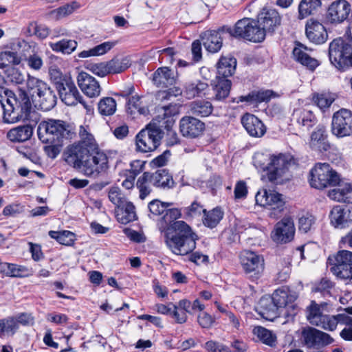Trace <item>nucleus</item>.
<instances>
[{
  "mask_svg": "<svg viewBox=\"0 0 352 352\" xmlns=\"http://www.w3.org/2000/svg\"><path fill=\"white\" fill-rule=\"evenodd\" d=\"M171 205V203L154 199L148 207L153 216L164 214L159 223V228L164 232L165 242L168 248L175 254L186 255L195 248L197 236L186 222L176 221L181 217V211L177 208L168 209Z\"/></svg>",
  "mask_w": 352,
  "mask_h": 352,
  "instance_id": "f257e3e1",
  "label": "nucleus"
},
{
  "mask_svg": "<svg viewBox=\"0 0 352 352\" xmlns=\"http://www.w3.org/2000/svg\"><path fill=\"white\" fill-rule=\"evenodd\" d=\"M291 162L289 155L281 153L270 157L267 155L257 153L254 157V166L257 168L266 170L268 180L276 184L291 179L292 175L289 171Z\"/></svg>",
  "mask_w": 352,
  "mask_h": 352,
  "instance_id": "f03ea898",
  "label": "nucleus"
},
{
  "mask_svg": "<svg viewBox=\"0 0 352 352\" xmlns=\"http://www.w3.org/2000/svg\"><path fill=\"white\" fill-rule=\"evenodd\" d=\"M79 135L80 140L68 146L63 153V157L69 166L81 170L89 152L97 150L98 147L94 136L85 126H80Z\"/></svg>",
  "mask_w": 352,
  "mask_h": 352,
  "instance_id": "7ed1b4c3",
  "label": "nucleus"
},
{
  "mask_svg": "<svg viewBox=\"0 0 352 352\" xmlns=\"http://www.w3.org/2000/svg\"><path fill=\"white\" fill-rule=\"evenodd\" d=\"M24 92L26 96L36 100L43 111H50L56 104L57 98L54 91L44 80L28 74L25 87H21L19 92Z\"/></svg>",
  "mask_w": 352,
  "mask_h": 352,
  "instance_id": "20e7f679",
  "label": "nucleus"
},
{
  "mask_svg": "<svg viewBox=\"0 0 352 352\" xmlns=\"http://www.w3.org/2000/svg\"><path fill=\"white\" fill-rule=\"evenodd\" d=\"M37 135L42 142L54 144L72 140L76 137V132L72 126L63 120L48 119L38 124Z\"/></svg>",
  "mask_w": 352,
  "mask_h": 352,
  "instance_id": "39448f33",
  "label": "nucleus"
},
{
  "mask_svg": "<svg viewBox=\"0 0 352 352\" xmlns=\"http://www.w3.org/2000/svg\"><path fill=\"white\" fill-rule=\"evenodd\" d=\"M4 92L7 96L6 102L11 108L10 112L9 109H4V122L13 124L27 118L32 109L29 97L24 92H19L17 95L12 91L7 90Z\"/></svg>",
  "mask_w": 352,
  "mask_h": 352,
  "instance_id": "423d86ee",
  "label": "nucleus"
},
{
  "mask_svg": "<svg viewBox=\"0 0 352 352\" xmlns=\"http://www.w3.org/2000/svg\"><path fill=\"white\" fill-rule=\"evenodd\" d=\"M163 129L157 124H153V121L140 131L136 135V150L142 153L151 152L160 144L163 135Z\"/></svg>",
  "mask_w": 352,
  "mask_h": 352,
  "instance_id": "0eeeda50",
  "label": "nucleus"
},
{
  "mask_svg": "<svg viewBox=\"0 0 352 352\" xmlns=\"http://www.w3.org/2000/svg\"><path fill=\"white\" fill-rule=\"evenodd\" d=\"M309 183L311 187L322 189L329 186H336L340 175L327 163H318L310 172Z\"/></svg>",
  "mask_w": 352,
  "mask_h": 352,
  "instance_id": "6e6552de",
  "label": "nucleus"
},
{
  "mask_svg": "<svg viewBox=\"0 0 352 352\" xmlns=\"http://www.w3.org/2000/svg\"><path fill=\"white\" fill-rule=\"evenodd\" d=\"M57 91L62 102L66 105L75 106L80 104L86 110L87 114H91L94 112L93 102L84 100L72 80L59 84Z\"/></svg>",
  "mask_w": 352,
  "mask_h": 352,
  "instance_id": "1a4fd4ad",
  "label": "nucleus"
},
{
  "mask_svg": "<svg viewBox=\"0 0 352 352\" xmlns=\"http://www.w3.org/2000/svg\"><path fill=\"white\" fill-rule=\"evenodd\" d=\"M240 263L246 277L252 281L259 279L265 270L263 256L252 251H243L240 254Z\"/></svg>",
  "mask_w": 352,
  "mask_h": 352,
  "instance_id": "9d476101",
  "label": "nucleus"
},
{
  "mask_svg": "<svg viewBox=\"0 0 352 352\" xmlns=\"http://www.w3.org/2000/svg\"><path fill=\"white\" fill-rule=\"evenodd\" d=\"M352 49L350 44L339 38L332 41L329 47L331 63L337 69H342L350 62Z\"/></svg>",
  "mask_w": 352,
  "mask_h": 352,
  "instance_id": "9b49d317",
  "label": "nucleus"
},
{
  "mask_svg": "<svg viewBox=\"0 0 352 352\" xmlns=\"http://www.w3.org/2000/svg\"><path fill=\"white\" fill-rule=\"evenodd\" d=\"M109 168L107 155L99 151L89 152L81 171L85 175L96 178Z\"/></svg>",
  "mask_w": 352,
  "mask_h": 352,
  "instance_id": "f8f14e48",
  "label": "nucleus"
},
{
  "mask_svg": "<svg viewBox=\"0 0 352 352\" xmlns=\"http://www.w3.org/2000/svg\"><path fill=\"white\" fill-rule=\"evenodd\" d=\"M331 132L338 138L350 135L352 133V111L342 108L332 116Z\"/></svg>",
  "mask_w": 352,
  "mask_h": 352,
  "instance_id": "ddd939ff",
  "label": "nucleus"
},
{
  "mask_svg": "<svg viewBox=\"0 0 352 352\" xmlns=\"http://www.w3.org/2000/svg\"><path fill=\"white\" fill-rule=\"evenodd\" d=\"M301 335L302 343L309 349H319L333 342L330 335L314 327L303 329Z\"/></svg>",
  "mask_w": 352,
  "mask_h": 352,
  "instance_id": "4468645a",
  "label": "nucleus"
},
{
  "mask_svg": "<svg viewBox=\"0 0 352 352\" xmlns=\"http://www.w3.org/2000/svg\"><path fill=\"white\" fill-rule=\"evenodd\" d=\"M180 106L177 104H170L157 109L158 114L153 118V124H157L163 129L170 131L174 138H177V133L170 131L175 122L174 116L179 113Z\"/></svg>",
  "mask_w": 352,
  "mask_h": 352,
  "instance_id": "2eb2a0df",
  "label": "nucleus"
},
{
  "mask_svg": "<svg viewBox=\"0 0 352 352\" xmlns=\"http://www.w3.org/2000/svg\"><path fill=\"white\" fill-rule=\"evenodd\" d=\"M256 204L280 213L284 209L285 201L283 195L277 192L263 189L255 196Z\"/></svg>",
  "mask_w": 352,
  "mask_h": 352,
  "instance_id": "dca6fc26",
  "label": "nucleus"
},
{
  "mask_svg": "<svg viewBox=\"0 0 352 352\" xmlns=\"http://www.w3.org/2000/svg\"><path fill=\"white\" fill-rule=\"evenodd\" d=\"M331 272L341 279L352 278V252L340 250L335 256Z\"/></svg>",
  "mask_w": 352,
  "mask_h": 352,
  "instance_id": "f3484780",
  "label": "nucleus"
},
{
  "mask_svg": "<svg viewBox=\"0 0 352 352\" xmlns=\"http://www.w3.org/2000/svg\"><path fill=\"white\" fill-rule=\"evenodd\" d=\"M307 318L311 324L332 331L335 324L336 315L322 314L319 305L314 301H311L307 308Z\"/></svg>",
  "mask_w": 352,
  "mask_h": 352,
  "instance_id": "a211bd4d",
  "label": "nucleus"
},
{
  "mask_svg": "<svg viewBox=\"0 0 352 352\" xmlns=\"http://www.w3.org/2000/svg\"><path fill=\"white\" fill-rule=\"evenodd\" d=\"M205 129V123L192 116H184L179 121L180 133L187 138H199L203 135Z\"/></svg>",
  "mask_w": 352,
  "mask_h": 352,
  "instance_id": "6ab92c4d",
  "label": "nucleus"
},
{
  "mask_svg": "<svg viewBox=\"0 0 352 352\" xmlns=\"http://www.w3.org/2000/svg\"><path fill=\"white\" fill-rule=\"evenodd\" d=\"M294 234L293 220L289 217H285L276 224L272 233V238L277 243H286L294 239Z\"/></svg>",
  "mask_w": 352,
  "mask_h": 352,
  "instance_id": "aec40b11",
  "label": "nucleus"
},
{
  "mask_svg": "<svg viewBox=\"0 0 352 352\" xmlns=\"http://www.w3.org/2000/svg\"><path fill=\"white\" fill-rule=\"evenodd\" d=\"M351 11V6L347 1L336 0L329 6L327 19L331 23H341L347 19Z\"/></svg>",
  "mask_w": 352,
  "mask_h": 352,
  "instance_id": "412c9836",
  "label": "nucleus"
},
{
  "mask_svg": "<svg viewBox=\"0 0 352 352\" xmlns=\"http://www.w3.org/2000/svg\"><path fill=\"white\" fill-rule=\"evenodd\" d=\"M77 82L82 91L88 97L95 98L100 94L101 87L98 81L87 72L78 74Z\"/></svg>",
  "mask_w": 352,
  "mask_h": 352,
  "instance_id": "4be33fe9",
  "label": "nucleus"
},
{
  "mask_svg": "<svg viewBox=\"0 0 352 352\" xmlns=\"http://www.w3.org/2000/svg\"><path fill=\"white\" fill-rule=\"evenodd\" d=\"M280 16L273 8H264L258 16V22L263 28L265 33L272 32L274 28L280 24Z\"/></svg>",
  "mask_w": 352,
  "mask_h": 352,
  "instance_id": "5701e85b",
  "label": "nucleus"
},
{
  "mask_svg": "<svg viewBox=\"0 0 352 352\" xmlns=\"http://www.w3.org/2000/svg\"><path fill=\"white\" fill-rule=\"evenodd\" d=\"M208 90L209 85L206 80H195L186 82L184 85L182 91L177 90V93L175 95L183 94L186 98L192 99L206 95Z\"/></svg>",
  "mask_w": 352,
  "mask_h": 352,
  "instance_id": "b1692460",
  "label": "nucleus"
},
{
  "mask_svg": "<svg viewBox=\"0 0 352 352\" xmlns=\"http://www.w3.org/2000/svg\"><path fill=\"white\" fill-rule=\"evenodd\" d=\"M305 32L308 39L318 45L324 43L328 38V34L324 25L312 19L307 21Z\"/></svg>",
  "mask_w": 352,
  "mask_h": 352,
  "instance_id": "393cba45",
  "label": "nucleus"
},
{
  "mask_svg": "<svg viewBox=\"0 0 352 352\" xmlns=\"http://www.w3.org/2000/svg\"><path fill=\"white\" fill-rule=\"evenodd\" d=\"M291 122L292 124L302 128L303 130H309L316 124V118L311 111L299 108L294 111L291 117Z\"/></svg>",
  "mask_w": 352,
  "mask_h": 352,
  "instance_id": "a878e982",
  "label": "nucleus"
},
{
  "mask_svg": "<svg viewBox=\"0 0 352 352\" xmlns=\"http://www.w3.org/2000/svg\"><path fill=\"white\" fill-rule=\"evenodd\" d=\"M344 313L336 315L335 324L332 331H334L338 324L345 325L340 332V336L345 341H352V306L346 307Z\"/></svg>",
  "mask_w": 352,
  "mask_h": 352,
  "instance_id": "bb28decb",
  "label": "nucleus"
},
{
  "mask_svg": "<svg viewBox=\"0 0 352 352\" xmlns=\"http://www.w3.org/2000/svg\"><path fill=\"white\" fill-rule=\"evenodd\" d=\"M241 123L247 132L252 137H261L265 133V125L254 115L245 113L241 118Z\"/></svg>",
  "mask_w": 352,
  "mask_h": 352,
  "instance_id": "cd10ccee",
  "label": "nucleus"
},
{
  "mask_svg": "<svg viewBox=\"0 0 352 352\" xmlns=\"http://www.w3.org/2000/svg\"><path fill=\"white\" fill-rule=\"evenodd\" d=\"M250 21H252V19L243 18L239 20L234 28L223 26L220 28V30L228 33L231 36L247 40L250 35H252L250 34Z\"/></svg>",
  "mask_w": 352,
  "mask_h": 352,
  "instance_id": "c85d7f7f",
  "label": "nucleus"
},
{
  "mask_svg": "<svg viewBox=\"0 0 352 352\" xmlns=\"http://www.w3.org/2000/svg\"><path fill=\"white\" fill-rule=\"evenodd\" d=\"M173 72L168 67H159L153 74L152 81L158 88H167L175 82Z\"/></svg>",
  "mask_w": 352,
  "mask_h": 352,
  "instance_id": "c756f323",
  "label": "nucleus"
},
{
  "mask_svg": "<svg viewBox=\"0 0 352 352\" xmlns=\"http://www.w3.org/2000/svg\"><path fill=\"white\" fill-rule=\"evenodd\" d=\"M308 48L302 44L298 43L293 50V56L295 60L305 66L311 71H314L319 65L318 61L312 58L308 53Z\"/></svg>",
  "mask_w": 352,
  "mask_h": 352,
  "instance_id": "7c9ffc66",
  "label": "nucleus"
},
{
  "mask_svg": "<svg viewBox=\"0 0 352 352\" xmlns=\"http://www.w3.org/2000/svg\"><path fill=\"white\" fill-rule=\"evenodd\" d=\"M221 32L223 33L219 28L218 31L209 30L201 34V38L203 45L209 52L215 53L221 48L222 38L220 36Z\"/></svg>",
  "mask_w": 352,
  "mask_h": 352,
  "instance_id": "2f4dec72",
  "label": "nucleus"
},
{
  "mask_svg": "<svg viewBox=\"0 0 352 352\" xmlns=\"http://www.w3.org/2000/svg\"><path fill=\"white\" fill-rule=\"evenodd\" d=\"M270 298L279 309L294 302L297 298V294L287 287H282L275 290Z\"/></svg>",
  "mask_w": 352,
  "mask_h": 352,
  "instance_id": "473e14b6",
  "label": "nucleus"
},
{
  "mask_svg": "<svg viewBox=\"0 0 352 352\" xmlns=\"http://www.w3.org/2000/svg\"><path fill=\"white\" fill-rule=\"evenodd\" d=\"M33 134V128L29 124L12 128L7 133V138L12 142H23L30 140Z\"/></svg>",
  "mask_w": 352,
  "mask_h": 352,
  "instance_id": "72a5a7b5",
  "label": "nucleus"
},
{
  "mask_svg": "<svg viewBox=\"0 0 352 352\" xmlns=\"http://www.w3.org/2000/svg\"><path fill=\"white\" fill-rule=\"evenodd\" d=\"M150 182L157 188H170L174 186L172 175L166 169H160L153 173H149Z\"/></svg>",
  "mask_w": 352,
  "mask_h": 352,
  "instance_id": "f704fd0d",
  "label": "nucleus"
},
{
  "mask_svg": "<svg viewBox=\"0 0 352 352\" xmlns=\"http://www.w3.org/2000/svg\"><path fill=\"white\" fill-rule=\"evenodd\" d=\"M350 212L341 206L333 208L330 213L331 224L336 228H344L351 221L349 219Z\"/></svg>",
  "mask_w": 352,
  "mask_h": 352,
  "instance_id": "c9c22d12",
  "label": "nucleus"
},
{
  "mask_svg": "<svg viewBox=\"0 0 352 352\" xmlns=\"http://www.w3.org/2000/svg\"><path fill=\"white\" fill-rule=\"evenodd\" d=\"M259 314L267 320L272 321L278 316V308L270 296L262 297L259 301Z\"/></svg>",
  "mask_w": 352,
  "mask_h": 352,
  "instance_id": "e433bc0d",
  "label": "nucleus"
},
{
  "mask_svg": "<svg viewBox=\"0 0 352 352\" xmlns=\"http://www.w3.org/2000/svg\"><path fill=\"white\" fill-rule=\"evenodd\" d=\"M236 60L233 57L222 56L217 63L218 78L231 76L235 71Z\"/></svg>",
  "mask_w": 352,
  "mask_h": 352,
  "instance_id": "4c0bfd02",
  "label": "nucleus"
},
{
  "mask_svg": "<svg viewBox=\"0 0 352 352\" xmlns=\"http://www.w3.org/2000/svg\"><path fill=\"white\" fill-rule=\"evenodd\" d=\"M309 144L313 150L320 152L327 151L329 148L330 146L323 129H318L312 133Z\"/></svg>",
  "mask_w": 352,
  "mask_h": 352,
  "instance_id": "58836bf2",
  "label": "nucleus"
},
{
  "mask_svg": "<svg viewBox=\"0 0 352 352\" xmlns=\"http://www.w3.org/2000/svg\"><path fill=\"white\" fill-rule=\"evenodd\" d=\"M117 219L122 224H126L136 219L135 206L131 202L126 201L118 208Z\"/></svg>",
  "mask_w": 352,
  "mask_h": 352,
  "instance_id": "ea45409f",
  "label": "nucleus"
},
{
  "mask_svg": "<svg viewBox=\"0 0 352 352\" xmlns=\"http://www.w3.org/2000/svg\"><path fill=\"white\" fill-rule=\"evenodd\" d=\"M336 186H338L337 188L329 192L328 196L331 199L339 202L345 201L346 195L352 192V185L340 178L339 184H337Z\"/></svg>",
  "mask_w": 352,
  "mask_h": 352,
  "instance_id": "a19ab883",
  "label": "nucleus"
},
{
  "mask_svg": "<svg viewBox=\"0 0 352 352\" xmlns=\"http://www.w3.org/2000/svg\"><path fill=\"white\" fill-rule=\"evenodd\" d=\"M116 44V42L113 41L104 42L91 49L82 51L78 54V56L81 58H85L90 56H101L108 52Z\"/></svg>",
  "mask_w": 352,
  "mask_h": 352,
  "instance_id": "79ce46f5",
  "label": "nucleus"
},
{
  "mask_svg": "<svg viewBox=\"0 0 352 352\" xmlns=\"http://www.w3.org/2000/svg\"><path fill=\"white\" fill-rule=\"evenodd\" d=\"M126 111L129 114L135 117L137 115H146L148 112V108L142 104L140 97L131 96L126 102Z\"/></svg>",
  "mask_w": 352,
  "mask_h": 352,
  "instance_id": "37998d69",
  "label": "nucleus"
},
{
  "mask_svg": "<svg viewBox=\"0 0 352 352\" xmlns=\"http://www.w3.org/2000/svg\"><path fill=\"white\" fill-rule=\"evenodd\" d=\"M190 110L193 115L207 117L212 113L213 107L209 101L199 100L193 101L190 104Z\"/></svg>",
  "mask_w": 352,
  "mask_h": 352,
  "instance_id": "c03bdc74",
  "label": "nucleus"
},
{
  "mask_svg": "<svg viewBox=\"0 0 352 352\" xmlns=\"http://www.w3.org/2000/svg\"><path fill=\"white\" fill-rule=\"evenodd\" d=\"M231 85V81L228 79L218 78L217 83L213 87L214 100L220 101L226 99L230 94Z\"/></svg>",
  "mask_w": 352,
  "mask_h": 352,
  "instance_id": "a18cd8bd",
  "label": "nucleus"
},
{
  "mask_svg": "<svg viewBox=\"0 0 352 352\" xmlns=\"http://www.w3.org/2000/svg\"><path fill=\"white\" fill-rule=\"evenodd\" d=\"M320 6V0H301L298 6L299 18L304 19L314 14Z\"/></svg>",
  "mask_w": 352,
  "mask_h": 352,
  "instance_id": "49530a36",
  "label": "nucleus"
},
{
  "mask_svg": "<svg viewBox=\"0 0 352 352\" xmlns=\"http://www.w3.org/2000/svg\"><path fill=\"white\" fill-rule=\"evenodd\" d=\"M107 68L109 74H115L122 73L128 69L130 65V60L127 57L124 58H113L109 61H107Z\"/></svg>",
  "mask_w": 352,
  "mask_h": 352,
  "instance_id": "de8ad7c7",
  "label": "nucleus"
},
{
  "mask_svg": "<svg viewBox=\"0 0 352 352\" xmlns=\"http://www.w3.org/2000/svg\"><path fill=\"white\" fill-rule=\"evenodd\" d=\"M77 45V42L72 39H62L58 42L50 43V46L53 51L66 54H70L74 52Z\"/></svg>",
  "mask_w": 352,
  "mask_h": 352,
  "instance_id": "09e8293b",
  "label": "nucleus"
},
{
  "mask_svg": "<svg viewBox=\"0 0 352 352\" xmlns=\"http://www.w3.org/2000/svg\"><path fill=\"white\" fill-rule=\"evenodd\" d=\"M116 102L111 97H104L100 99L98 104L99 113L106 116L114 114L116 111Z\"/></svg>",
  "mask_w": 352,
  "mask_h": 352,
  "instance_id": "8fccbe9b",
  "label": "nucleus"
},
{
  "mask_svg": "<svg viewBox=\"0 0 352 352\" xmlns=\"http://www.w3.org/2000/svg\"><path fill=\"white\" fill-rule=\"evenodd\" d=\"M18 328V321L14 317L0 320V338H3L6 334H14Z\"/></svg>",
  "mask_w": 352,
  "mask_h": 352,
  "instance_id": "3c124183",
  "label": "nucleus"
},
{
  "mask_svg": "<svg viewBox=\"0 0 352 352\" xmlns=\"http://www.w3.org/2000/svg\"><path fill=\"white\" fill-rule=\"evenodd\" d=\"M149 173L145 172L137 181L136 186L139 189L140 198L144 199L151 192Z\"/></svg>",
  "mask_w": 352,
  "mask_h": 352,
  "instance_id": "603ef678",
  "label": "nucleus"
},
{
  "mask_svg": "<svg viewBox=\"0 0 352 352\" xmlns=\"http://www.w3.org/2000/svg\"><path fill=\"white\" fill-rule=\"evenodd\" d=\"M49 236L56 240L60 244L64 245H71L74 243L75 235L73 232L68 230L60 232L50 231Z\"/></svg>",
  "mask_w": 352,
  "mask_h": 352,
  "instance_id": "864d4df0",
  "label": "nucleus"
},
{
  "mask_svg": "<svg viewBox=\"0 0 352 352\" xmlns=\"http://www.w3.org/2000/svg\"><path fill=\"white\" fill-rule=\"evenodd\" d=\"M250 22V34L252 35H250L247 40L254 43L262 42L266 35L263 28L260 25L258 21H256L252 19Z\"/></svg>",
  "mask_w": 352,
  "mask_h": 352,
  "instance_id": "5fc2aeb1",
  "label": "nucleus"
},
{
  "mask_svg": "<svg viewBox=\"0 0 352 352\" xmlns=\"http://www.w3.org/2000/svg\"><path fill=\"white\" fill-rule=\"evenodd\" d=\"M78 8V3L74 1L52 10L50 14L53 19L59 20L71 14Z\"/></svg>",
  "mask_w": 352,
  "mask_h": 352,
  "instance_id": "6e6d98bb",
  "label": "nucleus"
},
{
  "mask_svg": "<svg viewBox=\"0 0 352 352\" xmlns=\"http://www.w3.org/2000/svg\"><path fill=\"white\" fill-rule=\"evenodd\" d=\"M254 333L264 344L270 346H275L276 337L271 331L262 327H258L254 329Z\"/></svg>",
  "mask_w": 352,
  "mask_h": 352,
  "instance_id": "4d7b16f0",
  "label": "nucleus"
},
{
  "mask_svg": "<svg viewBox=\"0 0 352 352\" xmlns=\"http://www.w3.org/2000/svg\"><path fill=\"white\" fill-rule=\"evenodd\" d=\"M21 58L16 52L3 51L0 52V68H5L12 65H19Z\"/></svg>",
  "mask_w": 352,
  "mask_h": 352,
  "instance_id": "13d9d810",
  "label": "nucleus"
},
{
  "mask_svg": "<svg viewBox=\"0 0 352 352\" xmlns=\"http://www.w3.org/2000/svg\"><path fill=\"white\" fill-rule=\"evenodd\" d=\"M337 95L333 93L318 94L314 96V101L320 109L329 108L335 101Z\"/></svg>",
  "mask_w": 352,
  "mask_h": 352,
  "instance_id": "bf43d9fd",
  "label": "nucleus"
},
{
  "mask_svg": "<svg viewBox=\"0 0 352 352\" xmlns=\"http://www.w3.org/2000/svg\"><path fill=\"white\" fill-rule=\"evenodd\" d=\"M223 213L219 208H214L206 214L204 224L209 228L215 227L223 218Z\"/></svg>",
  "mask_w": 352,
  "mask_h": 352,
  "instance_id": "052dcab7",
  "label": "nucleus"
},
{
  "mask_svg": "<svg viewBox=\"0 0 352 352\" xmlns=\"http://www.w3.org/2000/svg\"><path fill=\"white\" fill-rule=\"evenodd\" d=\"M109 199L118 208L126 201L121 190L116 186L111 187L109 191Z\"/></svg>",
  "mask_w": 352,
  "mask_h": 352,
  "instance_id": "680f3d73",
  "label": "nucleus"
},
{
  "mask_svg": "<svg viewBox=\"0 0 352 352\" xmlns=\"http://www.w3.org/2000/svg\"><path fill=\"white\" fill-rule=\"evenodd\" d=\"M202 347L206 352H232L229 346L212 340L205 342Z\"/></svg>",
  "mask_w": 352,
  "mask_h": 352,
  "instance_id": "e2e57ef3",
  "label": "nucleus"
},
{
  "mask_svg": "<svg viewBox=\"0 0 352 352\" xmlns=\"http://www.w3.org/2000/svg\"><path fill=\"white\" fill-rule=\"evenodd\" d=\"M202 212L206 214V210L197 201H193L190 206L184 209L186 219L200 217Z\"/></svg>",
  "mask_w": 352,
  "mask_h": 352,
  "instance_id": "0e129e2a",
  "label": "nucleus"
},
{
  "mask_svg": "<svg viewBox=\"0 0 352 352\" xmlns=\"http://www.w3.org/2000/svg\"><path fill=\"white\" fill-rule=\"evenodd\" d=\"M7 80L16 85H22L25 82L24 75L17 69L14 67H9L6 70Z\"/></svg>",
  "mask_w": 352,
  "mask_h": 352,
  "instance_id": "69168bd1",
  "label": "nucleus"
},
{
  "mask_svg": "<svg viewBox=\"0 0 352 352\" xmlns=\"http://www.w3.org/2000/svg\"><path fill=\"white\" fill-rule=\"evenodd\" d=\"M107 67V62H101L90 63L87 66V69L98 76L104 77L109 74Z\"/></svg>",
  "mask_w": 352,
  "mask_h": 352,
  "instance_id": "338daca9",
  "label": "nucleus"
},
{
  "mask_svg": "<svg viewBox=\"0 0 352 352\" xmlns=\"http://www.w3.org/2000/svg\"><path fill=\"white\" fill-rule=\"evenodd\" d=\"M29 31L35 34L41 39L47 38L50 34L49 28L44 25H37L36 23H31L28 28Z\"/></svg>",
  "mask_w": 352,
  "mask_h": 352,
  "instance_id": "774afa93",
  "label": "nucleus"
}]
</instances>
